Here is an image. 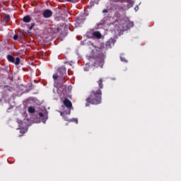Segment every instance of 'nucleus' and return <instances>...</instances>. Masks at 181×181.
<instances>
[{"instance_id":"5","label":"nucleus","mask_w":181,"mask_h":181,"mask_svg":"<svg viewBox=\"0 0 181 181\" xmlns=\"http://www.w3.org/2000/svg\"><path fill=\"white\" fill-rule=\"evenodd\" d=\"M39 115H40V119L42 122L45 123L46 121H47V113L46 112H39Z\"/></svg>"},{"instance_id":"15","label":"nucleus","mask_w":181,"mask_h":181,"mask_svg":"<svg viewBox=\"0 0 181 181\" xmlns=\"http://www.w3.org/2000/svg\"><path fill=\"white\" fill-rule=\"evenodd\" d=\"M14 64H19L21 63V59L19 57H16V60H15V62H13Z\"/></svg>"},{"instance_id":"14","label":"nucleus","mask_w":181,"mask_h":181,"mask_svg":"<svg viewBox=\"0 0 181 181\" xmlns=\"http://www.w3.org/2000/svg\"><path fill=\"white\" fill-rule=\"evenodd\" d=\"M11 20V16L8 14L5 15L4 16V22H9Z\"/></svg>"},{"instance_id":"3","label":"nucleus","mask_w":181,"mask_h":181,"mask_svg":"<svg viewBox=\"0 0 181 181\" xmlns=\"http://www.w3.org/2000/svg\"><path fill=\"white\" fill-rule=\"evenodd\" d=\"M66 69L65 66H62L61 68L58 69L57 74H54L52 76L54 81H59L58 83H55L54 84V87H60V86L63 85V81H64V78L66 77Z\"/></svg>"},{"instance_id":"23","label":"nucleus","mask_w":181,"mask_h":181,"mask_svg":"<svg viewBox=\"0 0 181 181\" xmlns=\"http://www.w3.org/2000/svg\"><path fill=\"white\" fill-rule=\"evenodd\" d=\"M121 60H122V61H124V59H122V57H121Z\"/></svg>"},{"instance_id":"9","label":"nucleus","mask_w":181,"mask_h":181,"mask_svg":"<svg viewBox=\"0 0 181 181\" xmlns=\"http://www.w3.org/2000/svg\"><path fill=\"white\" fill-rule=\"evenodd\" d=\"M32 18H30V16H26L23 18V22H25V23H29V22H30Z\"/></svg>"},{"instance_id":"12","label":"nucleus","mask_w":181,"mask_h":181,"mask_svg":"<svg viewBox=\"0 0 181 181\" xmlns=\"http://www.w3.org/2000/svg\"><path fill=\"white\" fill-rule=\"evenodd\" d=\"M7 59L11 63H15V57L12 55H7Z\"/></svg>"},{"instance_id":"1","label":"nucleus","mask_w":181,"mask_h":181,"mask_svg":"<svg viewBox=\"0 0 181 181\" xmlns=\"http://www.w3.org/2000/svg\"><path fill=\"white\" fill-rule=\"evenodd\" d=\"M94 49H92V54L90 56L88 57V60L90 59H96L95 61V66L96 67H101L104 66V60L105 59V52L108 47H111V42L107 41L106 42V47L104 43H100L98 47L93 45Z\"/></svg>"},{"instance_id":"19","label":"nucleus","mask_w":181,"mask_h":181,"mask_svg":"<svg viewBox=\"0 0 181 181\" xmlns=\"http://www.w3.org/2000/svg\"><path fill=\"white\" fill-rule=\"evenodd\" d=\"M108 13V9H104L103 11V13Z\"/></svg>"},{"instance_id":"8","label":"nucleus","mask_w":181,"mask_h":181,"mask_svg":"<svg viewBox=\"0 0 181 181\" xmlns=\"http://www.w3.org/2000/svg\"><path fill=\"white\" fill-rule=\"evenodd\" d=\"M93 37H95L96 39H101L103 37V35H101V33L100 31H95L93 33Z\"/></svg>"},{"instance_id":"17","label":"nucleus","mask_w":181,"mask_h":181,"mask_svg":"<svg viewBox=\"0 0 181 181\" xmlns=\"http://www.w3.org/2000/svg\"><path fill=\"white\" fill-rule=\"evenodd\" d=\"M34 27H35V23H31L29 28L30 30H32V29H33Z\"/></svg>"},{"instance_id":"10","label":"nucleus","mask_w":181,"mask_h":181,"mask_svg":"<svg viewBox=\"0 0 181 181\" xmlns=\"http://www.w3.org/2000/svg\"><path fill=\"white\" fill-rule=\"evenodd\" d=\"M106 23H107V21L105 20V18H103L97 24V26L98 28H100V26L103 25H105Z\"/></svg>"},{"instance_id":"4","label":"nucleus","mask_w":181,"mask_h":181,"mask_svg":"<svg viewBox=\"0 0 181 181\" xmlns=\"http://www.w3.org/2000/svg\"><path fill=\"white\" fill-rule=\"evenodd\" d=\"M64 105H65V107H66V108H69V111L66 112V115H70L71 114V108H73V104H71V101H70V100L69 99H65L64 100Z\"/></svg>"},{"instance_id":"20","label":"nucleus","mask_w":181,"mask_h":181,"mask_svg":"<svg viewBox=\"0 0 181 181\" xmlns=\"http://www.w3.org/2000/svg\"><path fill=\"white\" fill-rule=\"evenodd\" d=\"M129 25L132 28L134 26V23L133 22H129Z\"/></svg>"},{"instance_id":"22","label":"nucleus","mask_w":181,"mask_h":181,"mask_svg":"<svg viewBox=\"0 0 181 181\" xmlns=\"http://www.w3.org/2000/svg\"><path fill=\"white\" fill-rule=\"evenodd\" d=\"M74 121H75L76 124H78V120L77 119H75Z\"/></svg>"},{"instance_id":"6","label":"nucleus","mask_w":181,"mask_h":181,"mask_svg":"<svg viewBox=\"0 0 181 181\" xmlns=\"http://www.w3.org/2000/svg\"><path fill=\"white\" fill-rule=\"evenodd\" d=\"M52 11H50L49 9L44 11V12H43L44 18H50L52 16Z\"/></svg>"},{"instance_id":"11","label":"nucleus","mask_w":181,"mask_h":181,"mask_svg":"<svg viewBox=\"0 0 181 181\" xmlns=\"http://www.w3.org/2000/svg\"><path fill=\"white\" fill-rule=\"evenodd\" d=\"M103 78H100L98 81V84L99 86V88L100 90L103 89L104 88V85L103 84Z\"/></svg>"},{"instance_id":"18","label":"nucleus","mask_w":181,"mask_h":181,"mask_svg":"<svg viewBox=\"0 0 181 181\" xmlns=\"http://www.w3.org/2000/svg\"><path fill=\"white\" fill-rule=\"evenodd\" d=\"M18 35H15L13 36V39H14L15 40H18Z\"/></svg>"},{"instance_id":"7","label":"nucleus","mask_w":181,"mask_h":181,"mask_svg":"<svg viewBox=\"0 0 181 181\" xmlns=\"http://www.w3.org/2000/svg\"><path fill=\"white\" fill-rule=\"evenodd\" d=\"M54 33H60L61 36H67V33H62V28H57L54 30Z\"/></svg>"},{"instance_id":"13","label":"nucleus","mask_w":181,"mask_h":181,"mask_svg":"<svg viewBox=\"0 0 181 181\" xmlns=\"http://www.w3.org/2000/svg\"><path fill=\"white\" fill-rule=\"evenodd\" d=\"M35 107H32V106H30L28 107V112L30 114H33L35 112Z\"/></svg>"},{"instance_id":"21","label":"nucleus","mask_w":181,"mask_h":181,"mask_svg":"<svg viewBox=\"0 0 181 181\" xmlns=\"http://www.w3.org/2000/svg\"><path fill=\"white\" fill-rule=\"evenodd\" d=\"M138 9H139V8L138 7V6H136L134 8V11H136H136H138Z\"/></svg>"},{"instance_id":"16","label":"nucleus","mask_w":181,"mask_h":181,"mask_svg":"<svg viewBox=\"0 0 181 181\" xmlns=\"http://www.w3.org/2000/svg\"><path fill=\"white\" fill-rule=\"evenodd\" d=\"M64 114H66V112H61V115L62 117H63L64 121H69V118L64 117Z\"/></svg>"},{"instance_id":"24","label":"nucleus","mask_w":181,"mask_h":181,"mask_svg":"<svg viewBox=\"0 0 181 181\" xmlns=\"http://www.w3.org/2000/svg\"><path fill=\"white\" fill-rule=\"evenodd\" d=\"M20 132H22V130H21Z\"/></svg>"},{"instance_id":"2","label":"nucleus","mask_w":181,"mask_h":181,"mask_svg":"<svg viewBox=\"0 0 181 181\" xmlns=\"http://www.w3.org/2000/svg\"><path fill=\"white\" fill-rule=\"evenodd\" d=\"M103 93L100 89L98 90H92L88 98H86V107L90 104L95 105L101 104V95Z\"/></svg>"}]
</instances>
